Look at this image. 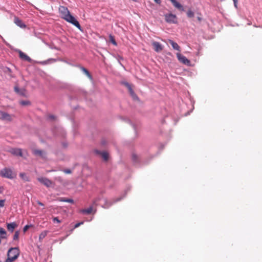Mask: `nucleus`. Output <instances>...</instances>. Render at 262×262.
I'll use <instances>...</instances> for the list:
<instances>
[{"label":"nucleus","instance_id":"e433bc0d","mask_svg":"<svg viewBox=\"0 0 262 262\" xmlns=\"http://www.w3.org/2000/svg\"><path fill=\"white\" fill-rule=\"evenodd\" d=\"M53 221L54 223H55V222L58 223H60V221L57 217H54L53 219Z\"/></svg>","mask_w":262,"mask_h":262},{"label":"nucleus","instance_id":"58836bf2","mask_svg":"<svg viewBox=\"0 0 262 262\" xmlns=\"http://www.w3.org/2000/svg\"><path fill=\"white\" fill-rule=\"evenodd\" d=\"M64 172L66 173L69 174L72 172L71 170L69 169H66L63 170Z\"/></svg>","mask_w":262,"mask_h":262},{"label":"nucleus","instance_id":"09e8293b","mask_svg":"<svg viewBox=\"0 0 262 262\" xmlns=\"http://www.w3.org/2000/svg\"><path fill=\"white\" fill-rule=\"evenodd\" d=\"M102 144L104 145L105 144V142L104 141L102 142Z\"/></svg>","mask_w":262,"mask_h":262},{"label":"nucleus","instance_id":"412c9836","mask_svg":"<svg viewBox=\"0 0 262 262\" xmlns=\"http://www.w3.org/2000/svg\"><path fill=\"white\" fill-rule=\"evenodd\" d=\"M92 210H93V207L90 206V207H89L87 209H84L81 210V212H82L83 214H89L92 212Z\"/></svg>","mask_w":262,"mask_h":262},{"label":"nucleus","instance_id":"dca6fc26","mask_svg":"<svg viewBox=\"0 0 262 262\" xmlns=\"http://www.w3.org/2000/svg\"><path fill=\"white\" fill-rule=\"evenodd\" d=\"M14 23L17 26L21 28H25L26 27V25L18 17H15Z\"/></svg>","mask_w":262,"mask_h":262},{"label":"nucleus","instance_id":"4468645a","mask_svg":"<svg viewBox=\"0 0 262 262\" xmlns=\"http://www.w3.org/2000/svg\"><path fill=\"white\" fill-rule=\"evenodd\" d=\"M152 45L154 48V50L157 52H159L163 50V47L161 44L157 41H154L152 43Z\"/></svg>","mask_w":262,"mask_h":262},{"label":"nucleus","instance_id":"f257e3e1","mask_svg":"<svg viewBox=\"0 0 262 262\" xmlns=\"http://www.w3.org/2000/svg\"><path fill=\"white\" fill-rule=\"evenodd\" d=\"M19 255V250L18 248H11L7 253V258L5 262H12L15 260Z\"/></svg>","mask_w":262,"mask_h":262},{"label":"nucleus","instance_id":"a878e982","mask_svg":"<svg viewBox=\"0 0 262 262\" xmlns=\"http://www.w3.org/2000/svg\"><path fill=\"white\" fill-rule=\"evenodd\" d=\"M81 69L85 75H86L89 78H92V76L88 70L84 67H81Z\"/></svg>","mask_w":262,"mask_h":262},{"label":"nucleus","instance_id":"5701e85b","mask_svg":"<svg viewBox=\"0 0 262 262\" xmlns=\"http://www.w3.org/2000/svg\"><path fill=\"white\" fill-rule=\"evenodd\" d=\"M129 93L130 96L132 97L133 99L134 100H139V98L137 95L135 94L133 89H130L129 91Z\"/></svg>","mask_w":262,"mask_h":262},{"label":"nucleus","instance_id":"aec40b11","mask_svg":"<svg viewBox=\"0 0 262 262\" xmlns=\"http://www.w3.org/2000/svg\"><path fill=\"white\" fill-rule=\"evenodd\" d=\"M169 43L171 45L173 49L180 51V47L178 43L172 40H169Z\"/></svg>","mask_w":262,"mask_h":262},{"label":"nucleus","instance_id":"de8ad7c7","mask_svg":"<svg viewBox=\"0 0 262 262\" xmlns=\"http://www.w3.org/2000/svg\"><path fill=\"white\" fill-rule=\"evenodd\" d=\"M198 19L199 20V21H201L202 18L200 17H198Z\"/></svg>","mask_w":262,"mask_h":262},{"label":"nucleus","instance_id":"bb28decb","mask_svg":"<svg viewBox=\"0 0 262 262\" xmlns=\"http://www.w3.org/2000/svg\"><path fill=\"white\" fill-rule=\"evenodd\" d=\"M47 231H44L43 232H42L40 234H39V239L40 240L41 239H42L43 238H44L47 235Z\"/></svg>","mask_w":262,"mask_h":262},{"label":"nucleus","instance_id":"f704fd0d","mask_svg":"<svg viewBox=\"0 0 262 262\" xmlns=\"http://www.w3.org/2000/svg\"><path fill=\"white\" fill-rule=\"evenodd\" d=\"M31 226V225H27L26 226H25V227H24L23 228V231L24 232H26L28 229Z\"/></svg>","mask_w":262,"mask_h":262},{"label":"nucleus","instance_id":"c03bdc74","mask_svg":"<svg viewBox=\"0 0 262 262\" xmlns=\"http://www.w3.org/2000/svg\"><path fill=\"white\" fill-rule=\"evenodd\" d=\"M233 2H234V5L235 6V7H236L237 5H236V3L237 2V0H233Z\"/></svg>","mask_w":262,"mask_h":262},{"label":"nucleus","instance_id":"a19ab883","mask_svg":"<svg viewBox=\"0 0 262 262\" xmlns=\"http://www.w3.org/2000/svg\"><path fill=\"white\" fill-rule=\"evenodd\" d=\"M117 59H118V61H119V63H120V64H121V62H120V60H123V58H122L121 56H118V57H117Z\"/></svg>","mask_w":262,"mask_h":262},{"label":"nucleus","instance_id":"39448f33","mask_svg":"<svg viewBox=\"0 0 262 262\" xmlns=\"http://www.w3.org/2000/svg\"><path fill=\"white\" fill-rule=\"evenodd\" d=\"M124 197V196H121V197H119V198H117L116 200H114L113 203L107 201L106 199H103V201L104 202V204H102L101 205V206H102V207H103L104 208H108L110 206H111V205L113 203L117 202L121 200Z\"/></svg>","mask_w":262,"mask_h":262},{"label":"nucleus","instance_id":"9d476101","mask_svg":"<svg viewBox=\"0 0 262 262\" xmlns=\"http://www.w3.org/2000/svg\"><path fill=\"white\" fill-rule=\"evenodd\" d=\"M9 151L13 155L16 156L23 157L22 150L20 148H12L9 150Z\"/></svg>","mask_w":262,"mask_h":262},{"label":"nucleus","instance_id":"c9c22d12","mask_svg":"<svg viewBox=\"0 0 262 262\" xmlns=\"http://www.w3.org/2000/svg\"><path fill=\"white\" fill-rule=\"evenodd\" d=\"M5 200H0V207H3L5 205Z\"/></svg>","mask_w":262,"mask_h":262},{"label":"nucleus","instance_id":"a18cd8bd","mask_svg":"<svg viewBox=\"0 0 262 262\" xmlns=\"http://www.w3.org/2000/svg\"><path fill=\"white\" fill-rule=\"evenodd\" d=\"M37 204L41 206H43L44 205L42 203L40 202H38Z\"/></svg>","mask_w":262,"mask_h":262},{"label":"nucleus","instance_id":"a211bd4d","mask_svg":"<svg viewBox=\"0 0 262 262\" xmlns=\"http://www.w3.org/2000/svg\"><path fill=\"white\" fill-rule=\"evenodd\" d=\"M17 227V224L15 222H12L10 223H8L7 224V227L9 231L12 232L15 229V227Z\"/></svg>","mask_w":262,"mask_h":262},{"label":"nucleus","instance_id":"79ce46f5","mask_svg":"<svg viewBox=\"0 0 262 262\" xmlns=\"http://www.w3.org/2000/svg\"><path fill=\"white\" fill-rule=\"evenodd\" d=\"M128 122L132 125V126L134 128V129H136L135 125L134 124L132 123V122L129 120H128Z\"/></svg>","mask_w":262,"mask_h":262},{"label":"nucleus","instance_id":"f8f14e48","mask_svg":"<svg viewBox=\"0 0 262 262\" xmlns=\"http://www.w3.org/2000/svg\"><path fill=\"white\" fill-rule=\"evenodd\" d=\"M33 154L36 156H39L42 159H46L47 155L46 152L43 150L39 149H35L33 151Z\"/></svg>","mask_w":262,"mask_h":262},{"label":"nucleus","instance_id":"f3484780","mask_svg":"<svg viewBox=\"0 0 262 262\" xmlns=\"http://www.w3.org/2000/svg\"><path fill=\"white\" fill-rule=\"evenodd\" d=\"M56 61V59L54 58H49L47 60L39 61L38 62V63L41 64V65H46L48 64H50L53 62H55Z\"/></svg>","mask_w":262,"mask_h":262},{"label":"nucleus","instance_id":"72a5a7b5","mask_svg":"<svg viewBox=\"0 0 262 262\" xmlns=\"http://www.w3.org/2000/svg\"><path fill=\"white\" fill-rule=\"evenodd\" d=\"M132 160L135 163L138 162V157L136 154H133L132 155Z\"/></svg>","mask_w":262,"mask_h":262},{"label":"nucleus","instance_id":"20e7f679","mask_svg":"<svg viewBox=\"0 0 262 262\" xmlns=\"http://www.w3.org/2000/svg\"><path fill=\"white\" fill-rule=\"evenodd\" d=\"M64 20H66L67 21L72 24V25L75 26L76 27H77L80 30H81V27L80 25L79 24V22L71 14H70L69 15H68L67 16V17L65 18Z\"/></svg>","mask_w":262,"mask_h":262},{"label":"nucleus","instance_id":"7c9ffc66","mask_svg":"<svg viewBox=\"0 0 262 262\" xmlns=\"http://www.w3.org/2000/svg\"><path fill=\"white\" fill-rule=\"evenodd\" d=\"M19 234V232L18 231H15V232L13 235V239L14 241H16L18 239Z\"/></svg>","mask_w":262,"mask_h":262},{"label":"nucleus","instance_id":"b1692460","mask_svg":"<svg viewBox=\"0 0 262 262\" xmlns=\"http://www.w3.org/2000/svg\"><path fill=\"white\" fill-rule=\"evenodd\" d=\"M19 177L25 181H29V178L25 173L21 172L19 173Z\"/></svg>","mask_w":262,"mask_h":262},{"label":"nucleus","instance_id":"f03ea898","mask_svg":"<svg viewBox=\"0 0 262 262\" xmlns=\"http://www.w3.org/2000/svg\"><path fill=\"white\" fill-rule=\"evenodd\" d=\"M0 176L3 178L13 179L16 178V174L11 168L5 167L1 170Z\"/></svg>","mask_w":262,"mask_h":262},{"label":"nucleus","instance_id":"7ed1b4c3","mask_svg":"<svg viewBox=\"0 0 262 262\" xmlns=\"http://www.w3.org/2000/svg\"><path fill=\"white\" fill-rule=\"evenodd\" d=\"M164 16L165 21L168 24H176L178 23V18L175 14L171 13H166Z\"/></svg>","mask_w":262,"mask_h":262},{"label":"nucleus","instance_id":"6e6552de","mask_svg":"<svg viewBox=\"0 0 262 262\" xmlns=\"http://www.w3.org/2000/svg\"><path fill=\"white\" fill-rule=\"evenodd\" d=\"M177 57L181 62L186 65H189L190 61L184 56L180 54V53H177Z\"/></svg>","mask_w":262,"mask_h":262},{"label":"nucleus","instance_id":"37998d69","mask_svg":"<svg viewBox=\"0 0 262 262\" xmlns=\"http://www.w3.org/2000/svg\"><path fill=\"white\" fill-rule=\"evenodd\" d=\"M154 1L158 4H160L161 2V0H154Z\"/></svg>","mask_w":262,"mask_h":262},{"label":"nucleus","instance_id":"4be33fe9","mask_svg":"<svg viewBox=\"0 0 262 262\" xmlns=\"http://www.w3.org/2000/svg\"><path fill=\"white\" fill-rule=\"evenodd\" d=\"M58 201L60 202H68V203H73L74 201L73 200L71 199H68L65 198H59L58 199Z\"/></svg>","mask_w":262,"mask_h":262},{"label":"nucleus","instance_id":"2f4dec72","mask_svg":"<svg viewBox=\"0 0 262 262\" xmlns=\"http://www.w3.org/2000/svg\"><path fill=\"white\" fill-rule=\"evenodd\" d=\"M47 119L50 121H54L56 119V116L54 115H49L47 116Z\"/></svg>","mask_w":262,"mask_h":262},{"label":"nucleus","instance_id":"ddd939ff","mask_svg":"<svg viewBox=\"0 0 262 262\" xmlns=\"http://www.w3.org/2000/svg\"><path fill=\"white\" fill-rule=\"evenodd\" d=\"M14 91L16 93L20 96L26 97V90L25 89H19L17 86H14Z\"/></svg>","mask_w":262,"mask_h":262},{"label":"nucleus","instance_id":"c756f323","mask_svg":"<svg viewBox=\"0 0 262 262\" xmlns=\"http://www.w3.org/2000/svg\"><path fill=\"white\" fill-rule=\"evenodd\" d=\"M109 38H110V41L114 45L116 46L117 45V42L115 40V39H114V36H112V35H110L109 36Z\"/></svg>","mask_w":262,"mask_h":262},{"label":"nucleus","instance_id":"473e14b6","mask_svg":"<svg viewBox=\"0 0 262 262\" xmlns=\"http://www.w3.org/2000/svg\"><path fill=\"white\" fill-rule=\"evenodd\" d=\"M122 83L128 89V91H129L130 89H132L130 84L127 82L123 81L122 82Z\"/></svg>","mask_w":262,"mask_h":262},{"label":"nucleus","instance_id":"1a4fd4ad","mask_svg":"<svg viewBox=\"0 0 262 262\" xmlns=\"http://www.w3.org/2000/svg\"><path fill=\"white\" fill-rule=\"evenodd\" d=\"M170 1L171 2L173 6L179 11L181 12L185 11V9L183 7V6L177 0H170Z\"/></svg>","mask_w":262,"mask_h":262},{"label":"nucleus","instance_id":"ea45409f","mask_svg":"<svg viewBox=\"0 0 262 262\" xmlns=\"http://www.w3.org/2000/svg\"><path fill=\"white\" fill-rule=\"evenodd\" d=\"M100 200H101V199H100V198H98L96 199L94 201L93 204H94V205H97V203L98 201H99Z\"/></svg>","mask_w":262,"mask_h":262},{"label":"nucleus","instance_id":"49530a36","mask_svg":"<svg viewBox=\"0 0 262 262\" xmlns=\"http://www.w3.org/2000/svg\"><path fill=\"white\" fill-rule=\"evenodd\" d=\"M7 70L9 73H12V71L9 68H7Z\"/></svg>","mask_w":262,"mask_h":262},{"label":"nucleus","instance_id":"393cba45","mask_svg":"<svg viewBox=\"0 0 262 262\" xmlns=\"http://www.w3.org/2000/svg\"><path fill=\"white\" fill-rule=\"evenodd\" d=\"M0 234L1 238H6V231L3 228H0Z\"/></svg>","mask_w":262,"mask_h":262},{"label":"nucleus","instance_id":"9b49d317","mask_svg":"<svg viewBox=\"0 0 262 262\" xmlns=\"http://www.w3.org/2000/svg\"><path fill=\"white\" fill-rule=\"evenodd\" d=\"M59 12L62 15V18H63L64 19L67 17L68 15L70 14V12H69L68 8L64 6H61L59 8Z\"/></svg>","mask_w":262,"mask_h":262},{"label":"nucleus","instance_id":"c85d7f7f","mask_svg":"<svg viewBox=\"0 0 262 262\" xmlns=\"http://www.w3.org/2000/svg\"><path fill=\"white\" fill-rule=\"evenodd\" d=\"M20 104L21 105L25 106V105H30L31 104V103L29 101H28V100H22V101H20Z\"/></svg>","mask_w":262,"mask_h":262},{"label":"nucleus","instance_id":"4c0bfd02","mask_svg":"<svg viewBox=\"0 0 262 262\" xmlns=\"http://www.w3.org/2000/svg\"><path fill=\"white\" fill-rule=\"evenodd\" d=\"M83 224V222H79V223H78L77 224H76L74 226V228H77L79 226H80L81 225H82Z\"/></svg>","mask_w":262,"mask_h":262},{"label":"nucleus","instance_id":"2eb2a0df","mask_svg":"<svg viewBox=\"0 0 262 262\" xmlns=\"http://www.w3.org/2000/svg\"><path fill=\"white\" fill-rule=\"evenodd\" d=\"M18 53L19 56L21 59L27 61L29 62H31L32 61V59L22 51H19Z\"/></svg>","mask_w":262,"mask_h":262},{"label":"nucleus","instance_id":"8fccbe9b","mask_svg":"<svg viewBox=\"0 0 262 262\" xmlns=\"http://www.w3.org/2000/svg\"><path fill=\"white\" fill-rule=\"evenodd\" d=\"M11 77H13V76L11 74V73H10V75H9Z\"/></svg>","mask_w":262,"mask_h":262},{"label":"nucleus","instance_id":"6ab92c4d","mask_svg":"<svg viewBox=\"0 0 262 262\" xmlns=\"http://www.w3.org/2000/svg\"><path fill=\"white\" fill-rule=\"evenodd\" d=\"M95 152L97 154H99V155H101L102 158L106 161L108 159V154L106 152H105V151H100L98 150H95Z\"/></svg>","mask_w":262,"mask_h":262},{"label":"nucleus","instance_id":"603ef678","mask_svg":"<svg viewBox=\"0 0 262 262\" xmlns=\"http://www.w3.org/2000/svg\"><path fill=\"white\" fill-rule=\"evenodd\" d=\"M0 262H1V261H0Z\"/></svg>","mask_w":262,"mask_h":262},{"label":"nucleus","instance_id":"3c124183","mask_svg":"<svg viewBox=\"0 0 262 262\" xmlns=\"http://www.w3.org/2000/svg\"><path fill=\"white\" fill-rule=\"evenodd\" d=\"M55 49L56 50H58V49L57 48H55Z\"/></svg>","mask_w":262,"mask_h":262},{"label":"nucleus","instance_id":"423d86ee","mask_svg":"<svg viewBox=\"0 0 262 262\" xmlns=\"http://www.w3.org/2000/svg\"><path fill=\"white\" fill-rule=\"evenodd\" d=\"M37 180L47 187H50L53 184V182L49 179L45 177H39Z\"/></svg>","mask_w":262,"mask_h":262},{"label":"nucleus","instance_id":"cd10ccee","mask_svg":"<svg viewBox=\"0 0 262 262\" xmlns=\"http://www.w3.org/2000/svg\"><path fill=\"white\" fill-rule=\"evenodd\" d=\"M194 15V13L193 11H192L191 10H189L187 12V16L189 17V18H191V17H193Z\"/></svg>","mask_w":262,"mask_h":262},{"label":"nucleus","instance_id":"0eeeda50","mask_svg":"<svg viewBox=\"0 0 262 262\" xmlns=\"http://www.w3.org/2000/svg\"><path fill=\"white\" fill-rule=\"evenodd\" d=\"M0 119L3 121L10 122L12 120V116L6 112L0 111Z\"/></svg>","mask_w":262,"mask_h":262}]
</instances>
